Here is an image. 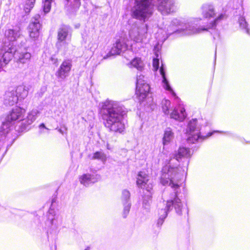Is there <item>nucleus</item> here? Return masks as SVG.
Masks as SVG:
<instances>
[{
    "mask_svg": "<svg viewBox=\"0 0 250 250\" xmlns=\"http://www.w3.org/2000/svg\"><path fill=\"white\" fill-rule=\"evenodd\" d=\"M163 110L165 114H167L168 113V108L167 106H166L165 108L163 107Z\"/></svg>",
    "mask_w": 250,
    "mask_h": 250,
    "instance_id": "obj_39",
    "label": "nucleus"
},
{
    "mask_svg": "<svg viewBox=\"0 0 250 250\" xmlns=\"http://www.w3.org/2000/svg\"><path fill=\"white\" fill-rule=\"evenodd\" d=\"M188 137L187 139L188 142L189 144H194L196 143L198 140H204L210 136L212 133H208L206 136H201L199 130L195 132H187Z\"/></svg>",
    "mask_w": 250,
    "mask_h": 250,
    "instance_id": "obj_10",
    "label": "nucleus"
},
{
    "mask_svg": "<svg viewBox=\"0 0 250 250\" xmlns=\"http://www.w3.org/2000/svg\"><path fill=\"white\" fill-rule=\"evenodd\" d=\"M149 181L148 175L145 172L141 171L138 172L136 180V184L139 188L142 189L143 193H144L145 191H152L153 186L152 185L149 183Z\"/></svg>",
    "mask_w": 250,
    "mask_h": 250,
    "instance_id": "obj_5",
    "label": "nucleus"
},
{
    "mask_svg": "<svg viewBox=\"0 0 250 250\" xmlns=\"http://www.w3.org/2000/svg\"><path fill=\"white\" fill-rule=\"evenodd\" d=\"M181 114L180 115H184L185 116V118L187 116V114L185 112V109L184 108H182L181 110Z\"/></svg>",
    "mask_w": 250,
    "mask_h": 250,
    "instance_id": "obj_38",
    "label": "nucleus"
},
{
    "mask_svg": "<svg viewBox=\"0 0 250 250\" xmlns=\"http://www.w3.org/2000/svg\"><path fill=\"white\" fill-rule=\"evenodd\" d=\"M130 207H131L130 203H127L125 205V206L124 207V210H123V215L124 218H126V216L129 214Z\"/></svg>",
    "mask_w": 250,
    "mask_h": 250,
    "instance_id": "obj_34",
    "label": "nucleus"
},
{
    "mask_svg": "<svg viewBox=\"0 0 250 250\" xmlns=\"http://www.w3.org/2000/svg\"><path fill=\"white\" fill-rule=\"evenodd\" d=\"M40 18V16L39 14L36 15L32 18L28 27L29 37L34 40L38 38L41 28V24L39 21Z\"/></svg>",
    "mask_w": 250,
    "mask_h": 250,
    "instance_id": "obj_6",
    "label": "nucleus"
},
{
    "mask_svg": "<svg viewBox=\"0 0 250 250\" xmlns=\"http://www.w3.org/2000/svg\"><path fill=\"white\" fill-rule=\"evenodd\" d=\"M31 58V54L28 52H25L20 54L19 57V62L21 63H25L28 62Z\"/></svg>",
    "mask_w": 250,
    "mask_h": 250,
    "instance_id": "obj_22",
    "label": "nucleus"
},
{
    "mask_svg": "<svg viewBox=\"0 0 250 250\" xmlns=\"http://www.w3.org/2000/svg\"><path fill=\"white\" fill-rule=\"evenodd\" d=\"M131 64L133 67L140 71H142L144 67L143 62L140 58H135L132 61Z\"/></svg>",
    "mask_w": 250,
    "mask_h": 250,
    "instance_id": "obj_21",
    "label": "nucleus"
},
{
    "mask_svg": "<svg viewBox=\"0 0 250 250\" xmlns=\"http://www.w3.org/2000/svg\"><path fill=\"white\" fill-rule=\"evenodd\" d=\"M93 176L90 174H83L79 177V181L81 184L86 186L93 179Z\"/></svg>",
    "mask_w": 250,
    "mask_h": 250,
    "instance_id": "obj_18",
    "label": "nucleus"
},
{
    "mask_svg": "<svg viewBox=\"0 0 250 250\" xmlns=\"http://www.w3.org/2000/svg\"><path fill=\"white\" fill-rule=\"evenodd\" d=\"M40 126L41 127H42V128H45V127L44 124H43V123L41 124L40 125Z\"/></svg>",
    "mask_w": 250,
    "mask_h": 250,
    "instance_id": "obj_40",
    "label": "nucleus"
},
{
    "mask_svg": "<svg viewBox=\"0 0 250 250\" xmlns=\"http://www.w3.org/2000/svg\"><path fill=\"white\" fill-rule=\"evenodd\" d=\"M170 117L175 120L179 121H183L185 119L184 115H180L177 110H174L170 114Z\"/></svg>",
    "mask_w": 250,
    "mask_h": 250,
    "instance_id": "obj_25",
    "label": "nucleus"
},
{
    "mask_svg": "<svg viewBox=\"0 0 250 250\" xmlns=\"http://www.w3.org/2000/svg\"><path fill=\"white\" fill-rule=\"evenodd\" d=\"M190 155V150L188 148L181 147L178 149L177 153L175 155V158L178 160L183 157H188Z\"/></svg>",
    "mask_w": 250,
    "mask_h": 250,
    "instance_id": "obj_16",
    "label": "nucleus"
},
{
    "mask_svg": "<svg viewBox=\"0 0 250 250\" xmlns=\"http://www.w3.org/2000/svg\"><path fill=\"white\" fill-rule=\"evenodd\" d=\"M114 44L116 45V46L118 47V49L121 52L123 49L125 48V45L122 43L120 40L117 41Z\"/></svg>",
    "mask_w": 250,
    "mask_h": 250,
    "instance_id": "obj_36",
    "label": "nucleus"
},
{
    "mask_svg": "<svg viewBox=\"0 0 250 250\" xmlns=\"http://www.w3.org/2000/svg\"><path fill=\"white\" fill-rule=\"evenodd\" d=\"M149 90V85L147 83L142 85L140 88L136 87L137 94H148Z\"/></svg>",
    "mask_w": 250,
    "mask_h": 250,
    "instance_id": "obj_23",
    "label": "nucleus"
},
{
    "mask_svg": "<svg viewBox=\"0 0 250 250\" xmlns=\"http://www.w3.org/2000/svg\"><path fill=\"white\" fill-rule=\"evenodd\" d=\"M173 137V133L170 128H167L165 131L164 137L163 138V144L165 145L166 143L170 142L171 139Z\"/></svg>",
    "mask_w": 250,
    "mask_h": 250,
    "instance_id": "obj_19",
    "label": "nucleus"
},
{
    "mask_svg": "<svg viewBox=\"0 0 250 250\" xmlns=\"http://www.w3.org/2000/svg\"><path fill=\"white\" fill-rule=\"evenodd\" d=\"M106 156L105 154L102 151H96L93 155V159L105 160Z\"/></svg>",
    "mask_w": 250,
    "mask_h": 250,
    "instance_id": "obj_31",
    "label": "nucleus"
},
{
    "mask_svg": "<svg viewBox=\"0 0 250 250\" xmlns=\"http://www.w3.org/2000/svg\"><path fill=\"white\" fill-rule=\"evenodd\" d=\"M160 71L161 74L162 75V76L163 77V83H164V88L168 90L170 92H172V90L171 88V87H170V86L168 83V82L165 77V72L164 71V69L162 67H161Z\"/></svg>",
    "mask_w": 250,
    "mask_h": 250,
    "instance_id": "obj_26",
    "label": "nucleus"
},
{
    "mask_svg": "<svg viewBox=\"0 0 250 250\" xmlns=\"http://www.w3.org/2000/svg\"><path fill=\"white\" fill-rule=\"evenodd\" d=\"M121 52L118 49V47L116 46V45L114 44L109 53L104 56L103 59H106L111 56L119 54Z\"/></svg>",
    "mask_w": 250,
    "mask_h": 250,
    "instance_id": "obj_24",
    "label": "nucleus"
},
{
    "mask_svg": "<svg viewBox=\"0 0 250 250\" xmlns=\"http://www.w3.org/2000/svg\"><path fill=\"white\" fill-rule=\"evenodd\" d=\"M69 28L67 26H62L58 29L57 45L65 41L69 36Z\"/></svg>",
    "mask_w": 250,
    "mask_h": 250,
    "instance_id": "obj_11",
    "label": "nucleus"
},
{
    "mask_svg": "<svg viewBox=\"0 0 250 250\" xmlns=\"http://www.w3.org/2000/svg\"><path fill=\"white\" fill-rule=\"evenodd\" d=\"M174 0H135L132 9L133 17L145 21L153 14L155 5L162 14H167L173 11Z\"/></svg>",
    "mask_w": 250,
    "mask_h": 250,
    "instance_id": "obj_2",
    "label": "nucleus"
},
{
    "mask_svg": "<svg viewBox=\"0 0 250 250\" xmlns=\"http://www.w3.org/2000/svg\"><path fill=\"white\" fill-rule=\"evenodd\" d=\"M72 64L70 61H65L56 72V77L61 80H64L68 75Z\"/></svg>",
    "mask_w": 250,
    "mask_h": 250,
    "instance_id": "obj_9",
    "label": "nucleus"
},
{
    "mask_svg": "<svg viewBox=\"0 0 250 250\" xmlns=\"http://www.w3.org/2000/svg\"><path fill=\"white\" fill-rule=\"evenodd\" d=\"M239 21L240 26L243 28L246 29L247 33L249 34V29L247 28V23L245 19L243 17H241Z\"/></svg>",
    "mask_w": 250,
    "mask_h": 250,
    "instance_id": "obj_35",
    "label": "nucleus"
},
{
    "mask_svg": "<svg viewBox=\"0 0 250 250\" xmlns=\"http://www.w3.org/2000/svg\"><path fill=\"white\" fill-rule=\"evenodd\" d=\"M225 15L221 14L217 18H216L213 21L211 22L208 25V27H203L202 28H196L194 26L188 25L186 29H184L185 34L190 35L196 33H200L201 31H207L208 29L211 28L215 26L217 23L221 20H223L225 17Z\"/></svg>",
    "mask_w": 250,
    "mask_h": 250,
    "instance_id": "obj_7",
    "label": "nucleus"
},
{
    "mask_svg": "<svg viewBox=\"0 0 250 250\" xmlns=\"http://www.w3.org/2000/svg\"><path fill=\"white\" fill-rule=\"evenodd\" d=\"M202 14L204 18H209L214 17L215 13L212 5L210 4H204L202 7Z\"/></svg>",
    "mask_w": 250,
    "mask_h": 250,
    "instance_id": "obj_14",
    "label": "nucleus"
},
{
    "mask_svg": "<svg viewBox=\"0 0 250 250\" xmlns=\"http://www.w3.org/2000/svg\"><path fill=\"white\" fill-rule=\"evenodd\" d=\"M15 92L16 94H22L28 92V88L24 85H20L17 86Z\"/></svg>",
    "mask_w": 250,
    "mask_h": 250,
    "instance_id": "obj_29",
    "label": "nucleus"
},
{
    "mask_svg": "<svg viewBox=\"0 0 250 250\" xmlns=\"http://www.w3.org/2000/svg\"><path fill=\"white\" fill-rule=\"evenodd\" d=\"M89 249V247H87L85 250H88Z\"/></svg>",
    "mask_w": 250,
    "mask_h": 250,
    "instance_id": "obj_41",
    "label": "nucleus"
},
{
    "mask_svg": "<svg viewBox=\"0 0 250 250\" xmlns=\"http://www.w3.org/2000/svg\"><path fill=\"white\" fill-rule=\"evenodd\" d=\"M129 35L132 40L137 42H141L146 38L147 35V26L142 24L140 26L134 25L129 31Z\"/></svg>",
    "mask_w": 250,
    "mask_h": 250,
    "instance_id": "obj_3",
    "label": "nucleus"
},
{
    "mask_svg": "<svg viewBox=\"0 0 250 250\" xmlns=\"http://www.w3.org/2000/svg\"><path fill=\"white\" fill-rule=\"evenodd\" d=\"M173 206L177 211L181 210L182 204L179 199H174L173 200H170L167 202V206L169 209L171 206Z\"/></svg>",
    "mask_w": 250,
    "mask_h": 250,
    "instance_id": "obj_17",
    "label": "nucleus"
},
{
    "mask_svg": "<svg viewBox=\"0 0 250 250\" xmlns=\"http://www.w3.org/2000/svg\"><path fill=\"white\" fill-rule=\"evenodd\" d=\"M171 173L170 175H169L168 173H164L162 174L161 177L160 182L164 186L169 185H170L172 188H178L179 186L177 184H174L173 183Z\"/></svg>",
    "mask_w": 250,
    "mask_h": 250,
    "instance_id": "obj_12",
    "label": "nucleus"
},
{
    "mask_svg": "<svg viewBox=\"0 0 250 250\" xmlns=\"http://www.w3.org/2000/svg\"><path fill=\"white\" fill-rule=\"evenodd\" d=\"M99 114L104 120V124L110 131L121 133L125 129L122 121L126 112L123 107L116 102L106 100L102 103Z\"/></svg>",
    "mask_w": 250,
    "mask_h": 250,
    "instance_id": "obj_1",
    "label": "nucleus"
},
{
    "mask_svg": "<svg viewBox=\"0 0 250 250\" xmlns=\"http://www.w3.org/2000/svg\"><path fill=\"white\" fill-rule=\"evenodd\" d=\"M36 0H27L24 6V10L26 13L30 12L31 9L34 7Z\"/></svg>",
    "mask_w": 250,
    "mask_h": 250,
    "instance_id": "obj_27",
    "label": "nucleus"
},
{
    "mask_svg": "<svg viewBox=\"0 0 250 250\" xmlns=\"http://www.w3.org/2000/svg\"><path fill=\"white\" fill-rule=\"evenodd\" d=\"M18 97L17 95H11L8 99V104L10 105H12L17 104L18 102Z\"/></svg>",
    "mask_w": 250,
    "mask_h": 250,
    "instance_id": "obj_33",
    "label": "nucleus"
},
{
    "mask_svg": "<svg viewBox=\"0 0 250 250\" xmlns=\"http://www.w3.org/2000/svg\"><path fill=\"white\" fill-rule=\"evenodd\" d=\"M67 4L71 6L73 8H78L81 5L80 0H66Z\"/></svg>",
    "mask_w": 250,
    "mask_h": 250,
    "instance_id": "obj_28",
    "label": "nucleus"
},
{
    "mask_svg": "<svg viewBox=\"0 0 250 250\" xmlns=\"http://www.w3.org/2000/svg\"><path fill=\"white\" fill-rule=\"evenodd\" d=\"M146 81L145 80L144 76L140 74L137 76L136 87L140 88V86L146 83Z\"/></svg>",
    "mask_w": 250,
    "mask_h": 250,
    "instance_id": "obj_30",
    "label": "nucleus"
},
{
    "mask_svg": "<svg viewBox=\"0 0 250 250\" xmlns=\"http://www.w3.org/2000/svg\"><path fill=\"white\" fill-rule=\"evenodd\" d=\"M17 49L13 43L5 45L0 51V68L7 64L12 59Z\"/></svg>",
    "mask_w": 250,
    "mask_h": 250,
    "instance_id": "obj_4",
    "label": "nucleus"
},
{
    "mask_svg": "<svg viewBox=\"0 0 250 250\" xmlns=\"http://www.w3.org/2000/svg\"><path fill=\"white\" fill-rule=\"evenodd\" d=\"M197 120L196 119H193L190 121L188 123V128L187 132H195L197 130L200 131V128L197 127Z\"/></svg>",
    "mask_w": 250,
    "mask_h": 250,
    "instance_id": "obj_20",
    "label": "nucleus"
},
{
    "mask_svg": "<svg viewBox=\"0 0 250 250\" xmlns=\"http://www.w3.org/2000/svg\"><path fill=\"white\" fill-rule=\"evenodd\" d=\"M159 62L158 59H154L153 60V66L155 71H157L159 68Z\"/></svg>",
    "mask_w": 250,
    "mask_h": 250,
    "instance_id": "obj_37",
    "label": "nucleus"
},
{
    "mask_svg": "<svg viewBox=\"0 0 250 250\" xmlns=\"http://www.w3.org/2000/svg\"><path fill=\"white\" fill-rule=\"evenodd\" d=\"M25 112L26 111L24 109L19 106H16L13 108L7 115L6 122L3 124L6 123H11L18 120H21L24 117Z\"/></svg>",
    "mask_w": 250,
    "mask_h": 250,
    "instance_id": "obj_8",
    "label": "nucleus"
},
{
    "mask_svg": "<svg viewBox=\"0 0 250 250\" xmlns=\"http://www.w3.org/2000/svg\"><path fill=\"white\" fill-rule=\"evenodd\" d=\"M52 0H44L43 1V11L45 13H48L51 9V4Z\"/></svg>",
    "mask_w": 250,
    "mask_h": 250,
    "instance_id": "obj_32",
    "label": "nucleus"
},
{
    "mask_svg": "<svg viewBox=\"0 0 250 250\" xmlns=\"http://www.w3.org/2000/svg\"><path fill=\"white\" fill-rule=\"evenodd\" d=\"M143 193V205L145 208H147L150 206L152 201V192L151 191H145Z\"/></svg>",
    "mask_w": 250,
    "mask_h": 250,
    "instance_id": "obj_15",
    "label": "nucleus"
},
{
    "mask_svg": "<svg viewBox=\"0 0 250 250\" xmlns=\"http://www.w3.org/2000/svg\"><path fill=\"white\" fill-rule=\"evenodd\" d=\"M5 35L10 42H13L20 38L21 34L19 29H9L5 31Z\"/></svg>",
    "mask_w": 250,
    "mask_h": 250,
    "instance_id": "obj_13",
    "label": "nucleus"
}]
</instances>
